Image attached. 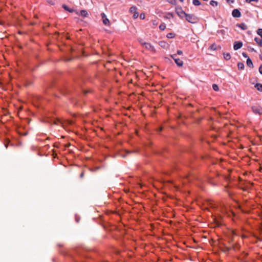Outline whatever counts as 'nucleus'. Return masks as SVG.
<instances>
[{
  "mask_svg": "<svg viewBox=\"0 0 262 262\" xmlns=\"http://www.w3.org/2000/svg\"><path fill=\"white\" fill-rule=\"evenodd\" d=\"M175 36V35L174 33H169L167 34V37L168 38H173Z\"/></svg>",
  "mask_w": 262,
  "mask_h": 262,
  "instance_id": "20",
  "label": "nucleus"
},
{
  "mask_svg": "<svg viewBox=\"0 0 262 262\" xmlns=\"http://www.w3.org/2000/svg\"><path fill=\"white\" fill-rule=\"evenodd\" d=\"M181 2H183L184 0H180Z\"/></svg>",
  "mask_w": 262,
  "mask_h": 262,
  "instance_id": "40",
  "label": "nucleus"
},
{
  "mask_svg": "<svg viewBox=\"0 0 262 262\" xmlns=\"http://www.w3.org/2000/svg\"><path fill=\"white\" fill-rule=\"evenodd\" d=\"M31 84H32V82H28L26 84V86H28V85H31Z\"/></svg>",
  "mask_w": 262,
  "mask_h": 262,
  "instance_id": "35",
  "label": "nucleus"
},
{
  "mask_svg": "<svg viewBox=\"0 0 262 262\" xmlns=\"http://www.w3.org/2000/svg\"><path fill=\"white\" fill-rule=\"evenodd\" d=\"M176 63L179 67H182L183 65V61L179 58L174 59Z\"/></svg>",
  "mask_w": 262,
  "mask_h": 262,
  "instance_id": "8",
  "label": "nucleus"
},
{
  "mask_svg": "<svg viewBox=\"0 0 262 262\" xmlns=\"http://www.w3.org/2000/svg\"><path fill=\"white\" fill-rule=\"evenodd\" d=\"M254 40L260 46L262 47V40L258 37H255Z\"/></svg>",
  "mask_w": 262,
  "mask_h": 262,
  "instance_id": "12",
  "label": "nucleus"
},
{
  "mask_svg": "<svg viewBox=\"0 0 262 262\" xmlns=\"http://www.w3.org/2000/svg\"><path fill=\"white\" fill-rule=\"evenodd\" d=\"M177 54L179 55L183 54V52L181 50H178Z\"/></svg>",
  "mask_w": 262,
  "mask_h": 262,
  "instance_id": "27",
  "label": "nucleus"
},
{
  "mask_svg": "<svg viewBox=\"0 0 262 262\" xmlns=\"http://www.w3.org/2000/svg\"><path fill=\"white\" fill-rule=\"evenodd\" d=\"M62 8L66 11H69V12H75V11L73 9H70L69 8L67 5H62Z\"/></svg>",
  "mask_w": 262,
  "mask_h": 262,
  "instance_id": "10",
  "label": "nucleus"
},
{
  "mask_svg": "<svg viewBox=\"0 0 262 262\" xmlns=\"http://www.w3.org/2000/svg\"><path fill=\"white\" fill-rule=\"evenodd\" d=\"M140 17H141V18H142V19H144V17H145V15H144V14H141L140 15Z\"/></svg>",
  "mask_w": 262,
  "mask_h": 262,
  "instance_id": "33",
  "label": "nucleus"
},
{
  "mask_svg": "<svg viewBox=\"0 0 262 262\" xmlns=\"http://www.w3.org/2000/svg\"><path fill=\"white\" fill-rule=\"evenodd\" d=\"M138 17V13L136 12L134 13L133 17L134 18L136 19Z\"/></svg>",
  "mask_w": 262,
  "mask_h": 262,
  "instance_id": "24",
  "label": "nucleus"
},
{
  "mask_svg": "<svg viewBox=\"0 0 262 262\" xmlns=\"http://www.w3.org/2000/svg\"><path fill=\"white\" fill-rule=\"evenodd\" d=\"M252 111L255 115H262V107L259 105H253L251 107Z\"/></svg>",
  "mask_w": 262,
  "mask_h": 262,
  "instance_id": "3",
  "label": "nucleus"
},
{
  "mask_svg": "<svg viewBox=\"0 0 262 262\" xmlns=\"http://www.w3.org/2000/svg\"><path fill=\"white\" fill-rule=\"evenodd\" d=\"M130 12L134 13L137 12V8L135 6H133L130 8Z\"/></svg>",
  "mask_w": 262,
  "mask_h": 262,
  "instance_id": "17",
  "label": "nucleus"
},
{
  "mask_svg": "<svg viewBox=\"0 0 262 262\" xmlns=\"http://www.w3.org/2000/svg\"><path fill=\"white\" fill-rule=\"evenodd\" d=\"M182 12H183V11H181V12H177L179 16H181V17H182V16H183V15H184V14L182 13Z\"/></svg>",
  "mask_w": 262,
  "mask_h": 262,
  "instance_id": "28",
  "label": "nucleus"
},
{
  "mask_svg": "<svg viewBox=\"0 0 262 262\" xmlns=\"http://www.w3.org/2000/svg\"><path fill=\"white\" fill-rule=\"evenodd\" d=\"M259 72L261 74H262V64L260 66L259 68Z\"/></svg>",
  "mask_w": 262,
  "mask_h": 262,
  "instance_id": "30",
  "label": "nucleus"
},
{
  "mask_svg": "<svg viewBox=\"0 0 262 262\" xmlns=\"http://www.w3.org/2000/svg\"><path fill=\"white\" fill-rule=\"evenodd\" d=\"M258 0H246V2H247V3H251L252 2H258Z\"/></svg>",
  "mask_w": 262,
  "mask_h": 262,
  "instance_id": "26",
  "label": "nucleus"
},
{
  "mask_svg": "<svg viewBox=\"0 0 262 262\" xmlns=\"http://www.w3.org/2000/svg\"><path fill=\"white\" fill-rule=\"evenodd\" d=\"M227 2H231V3H233L234 2V1L233 0H227Z\"/></svg>",
  "mask_w": 262,
  "mask_h": 262,
  "instance_id": "36",
  "label": "nucleus"
},
{
  "mask_svg": "<svg viewBox=\"0 0 262 262\" xmlns=\"http://www.w3.org/2000/svg\"><path fill=\"white\" fill-rule=\"evenodd\" d=\"M251 51H254V49H250Z\"/></svg>",
  "mask_w": 262,
  "mask_h": 262,
  "instance_id": "39",
  "label": "nucleus"
},
{
  "mask_svg": "<svg viewBox=\"0 0 262 262\" xmlns=\"http://www.w3.org/2000/svg\"><path fill=\"white\" fill-rule=\"evenodd\" d=\"M242 55L245 57V58H248V56L247 55V54L245 52H243L242 53Z\"/></svg>",
  "mask_w": 262,
  "mask_h": 262,
  "instance_id": "31",
  "label": "nucleus"
},
{
  "mask_svg": "<svg viewBox=\"0 0 262 262\" xmlns=\"http://www.w3.org/2000/svg\"><path fill=\"white\" fill-rule=\"evenodd\" d=\"M75 220H76V222L78 223L79 221L80 218L78 216L76 215Z\"/></svg>",
  "mask_w": 262,
  "mask_h": 262,
  "instance_id": "29",
  "label": "nucleus"
},
{
  "mask_svg": "<svg viewBox=\"0 0 262 262\" xmlns=\"http://www.w3.org/2000/svg\"><path fill=\"white\" fill-rule=\"evenodd\" d=\"M224 56L226 60H229L231 58V56L229 53H224Z\"/></svg>",
  "mask_w": 262,
  "mask_h": 262,
  "instance_id": "19",
  "label": "nucleus"
},
{
  "mask_svg": "<svg viewBox=\"0 0 262 262\" xmlns=\"http://www.w3.org/2000/svg\"><path fill=\"white\" fill-rule=\"evenodd\" d=\"M192 3L195 6H199L201 5V3L199 0H193Z\"/></svg>",
  "mask_w": 262,
  "mask_h": 262,
  "instance_id": "18",
  "label": "nucleus"
},
{
  "mask_svg": "<svg viewBox=\"0 0 262 262\" xmlns=\"http://www.w3.org/2000/svg\"><path fill=\"white\" fill-rule=\"evenodd\" d=\"M255 87L257 88V89L259 91H262V84L257 83L256 84Z\"/></svg>",
  "mask_w": 262,
  "mask_h": 262,
  "instance_id": "16",
  "label": "nucleus"
},
{
  "mask_svg": "<svg viewBox=\"0 0 262 262\" xmlns=\"http://www.w3.org/2000/svg\"><path fill=\"white\" fill-rule=\"evenodd\" d=\"M171 57L174 60V59H176L177 58V54H173V55H171Z\"/></svg>",
  "mask_w": 262,
  "mask_h": 262,
  "instance_id": "25",
  "label": "nucleus"
},
{
  "mask_svg": "<svg viewBox=\"0 0 262 262\" xmlns=\"http://www.w3.org/2000/svg\"><path fill=\"white\" fill-rule=\"evenodd\" d=\"M75 12H76V14L80 15L83 17H87L88 15V13L87 11L85 10H81L80 12V13L77 11H76Z\"/></svg>",
  "mask_w": 262,
  "mask_h": 262,
  "instance_id": "7",
  "label": "nucleus"
},
{
  "mask_svg": "<svg viewBox=\"0 0 262 262\" xmlns=\"http://www.w3.org/2000/svg\"><path fill=\"white\" fill-rule=\"evenodd\" d=\"M159 45L162 48H166L167 44L165 41H161L159 42Z\"/></svg>",
  "mask_w": 262,
  "mask_h": 262,
  "instance_id": "15",
  "label": "nucleus"
},
{
  "mask_svg": "<svg viewBox=\"0 0 262 262\" xmlns=\"http://www.w3.org/2000/svg\"><path fill=\"white\" fill-rule=\"evenodd\" d=\"M238 68L240 70H243L244 69V64L242 62H238L237 64Z\"/></svg>",
  "mask_w": 262,
  "mask_h": 262,
  "instance_id": "14",
  "label": "nucleus"
},
{
  "mask_svg": "<svg viewBox=\"0 0 262 262\" xmlns=\"http://www.w3.org/2000/svg\"><path fill=\"white\" fill-rule=\"evenodd\" d=\"M243 46V43L241 41H235L234 43L233 48L234 50H237L241 48Z\"/></svg>",
  "mask_w": 262,
  "mask_h": 262,
  "instance_id": "5",
  "label": "nucleus"
},
{
  "mask_svg": "<svg viewBox=\"0 0 262 262\" xmlns=\"http://www.w3.org/2000/svg\"><path fill=\"white\" fill-rule=\"evenodd\" d=\"M246 62H247V64L248 67H249L250 68L253 67V62L250 58H247Z\"/></svg>",
  "mask_w": 262,
  "mask_h": 262,
  "instance_id": "11",
  "label": "nucleus"
},
{
  "mask_svg": "<svg viewBox=\"0 0 262 262\" xmlns=\"http://www.w3.org/2000/svg\"><path fill=\"white\" fill-rule=\"evenodd\" d=\"M153 24H154V25H156L157 24V23L156 22V21H153Z\"/></svg>",
  "mask_w": 262,
  "mask_h": 262,
  "instance_id": "37",
  "label": "nucleus"
},
{
  "mask_svg": "<svg viewBox=\"0 0 262 262\" xmlns=\"http://www.w3.org/2000/svg\"><path fill=\"white\" fill-rule=\"evenodd\" d=\"M58 122H59V121L58 120H57L56 121H55L54 123L55 124H58Z\"/></svg>",
  "mask_w": 262,
  "mask_h": 262,
  "instance_id": "34",
  "label": "nucleus"
},
{
  "mask_svg": "<svg viewBox=\"0 0 262 262\" xmlns=\"http://www.w3.org/2000/svg\"><path fill=\"white\" fill-rule=\"evenodd\" d=\"M138 41L140 43V44L144 46L147 50L152 52H156V50L154 47L150 43L145 42L143 40V39L141 38H138Z\"/></svg>",
  "mask_w": 262,
  "mask_h": 262,
  "instance_id": "1",
  "label": "nucleus"
},
{
  "mask_svg": "<svg viewBox=\"0 0 262 262\" xmlns=\"http://www.w3.org/2000/svg\"><path fill=\"white\" fill-rule=\"evenodd\" d=\"M101 16L103 24L106 26L109 25H110V20L106 17V15L104 13H101Z\"/></svg>",
  "mask_w": 262,
  "mask_h": 262,
  "instance_id": "4",
  "label": "nucleus"
},
{
  "mask_svg": "<svg viewBox=\"0 0 262 262\" xmlns=\"http://www.w3.org/2000/svg\"><path fill=\"white\" fill-rule=\"evenodd\" d=\"M84 177V172H82L81 173L80 175V177L81 178H82Z\"/></svg>",
  "mask_w": 262,
  "mask_h": 262,
  "instance_id": "32",
  "label": "nucleus"
},
{
  "mask_svg": "<svg viewBox=\"0 0 262 262\" xmlns=\"http://www.w3.org/2000/svg\"><path fill=\"white\" fill-rule=\"evenodd\" d=\"M72 59L71 58H68L66 59L67 61H71Z\"/></svg>",
  "mask_w": 262,
  "mask_h": 262,
  "instance_id": "38",
  "label": "nucleus"
},
{
  "mask_svg": "<svg viewBox=\"0 0 262 262\" xmlns=\"http://www.w3.org/2000/svg\"><path fill=\"white\" fill-rule=\"evenodd\" d=\"M210 49L212 50H215L216 49V47H215V44H213L210 47Z\"/></svg>",
  "mask_w": 262,
  "mask_h": 262,
  "instance_id": "23",
  "label": "nucleus"
},
{
  "mask_svg": "<svg viewBox=\"0 0 262 262\" xmlns=\"http://www.w3.org/2000/svg\"><path fill=\"white\" fill-rule=\"evenodd\" d=\"M232 15L234 17H239L241 16V13L238 9H234L232 11Z\"/></svg>",
  "mask_w": 262,
  "mask_h": 262,
  "instance_id": "6",
  "label": "nucleus"
},
{
  "mask_svg": "<svg viewBox=\"0 0 262 262\" xmlns=\"http://www.w3.org/2000/svg\"><path fill=\"white\" fill-rule=\"evenodd\" d=\"M210 4L212 7H216L218 5V3L216 1L212 0L210 2Z\"/></svg>",
  "mask_w": 262,
  "mask_h": 262,
  "instance_id": "13",
  "label": "nucleus"
},
{
  "mask_svg": "<svg viewBox=\"0 0 262 262\" xmlns=\"http://www.w3.org/2000/svg\"><path fill=\"white\" fill-rule=\"evenodd\" d=\"M237 26L240 28H241L243 30H245L247 29V26L246 24L244 23L239 24L237 25Z\"/></svg>",
  "mask_w": 262,
  "mask_h": 262,
  "instance_id": "9",
  "label": "nucleus"
},
{
  "mask_svg": "<svg viewBox=\"0 0 262 262\" xmlns=\"http://www.w3.org/2000/svg\"><path fill=\"white\" fill-rule=\"evenodd\" d=\"M185 16L186 20L192 24H194L198 21V18L193 14H188L184 12H182Z\"/></svg>",
  "mask_w": 262,
  "mask_h": 262,
  "instance_id": "2",
  "label": "nucleus"
},
{
  "mask_svg": "<svg viewBox=\"0 0 262 262\" xmlns=\"http://www.w3.org/2000/svg\"><path fill=\"white\" fill-rule=\"evenodd\" d=\"M159 28L161 30H164L166 28V26L164 24H162L160 25Z\"/></svg>",
  "mask_w": 262,
  "mask_h": 262,
  "instance_id": "22",
  "label": "nucleus"
},
{
  "mask_svg": "<svg viewBox=\"0 0 262 262\" xmlns=\"http://www.w3.org/2000/svg\"><path fill=\"white\" fill-rule=\"evenodd\" d=\"M224 30H221V32H224Z\"/></svg>",
  "mask_w": 262,
  "mask_h": 262,
  "instance_id": "41",
  "label": "nucleus"
},
{
  "mask_svg": "<svg viewBox=\"0 0 262 262\" xmlns=\"http://www.w3.org/2000/svg\"><path fill=\"white\" fill-rule=\"evenodd\" d=\"M212 89L215 91H218L219 90V88L218 85L216 84H213L212 85Z\"/></svg>",
  "mask_w": 262,
  "mask_h": 262,
  "instance_id": "21",
  "label": "nucleus"
}]
</instances>
